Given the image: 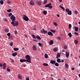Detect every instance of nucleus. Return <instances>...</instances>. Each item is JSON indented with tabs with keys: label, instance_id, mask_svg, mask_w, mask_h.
<instances>
[{
	"label": "nucleus",
	"instance_id": "obj_60",
	"mask_svg": "<svg viewBox=\"0 0 80 80\" xmlns=\"http://www.w3.org/2000/svg\"><path fill=\"white\" fill-rule=\"evenodd\" d=\"M12 37H13V36H11L9 37V38H12Z\"/></svg>",
	"mask_w": 80,
	"mask_h": 80
},
{
	"label": "nucleus",
	"instance_id": "obj_5",
	"mask_svg": "<svg viewBox=\"0 0 80 80\" xmlns=\"http://www.w3.org/2000/svg\"><path fill=\"white\" fill-rule=\"evenodd\" d=\"M23 19L25 21H28V18L26 15H24L23 18Z\"/></svg>",
	"mask_w": 80,
	"mask_h": 80
},
{
	"label": "nucleus",
	"instance_id": "obj_59",
	"mask_svg": "<svg viewBox=\"0 0 80 80\" xmlns=\"http://www.w3.org/2000/svg\"><path fill=\"white\" fill-rule=\"evenodd\" d=\"M57 16L58 17H60V15L59 14H57Z\"/></svg>",
	"mask_w": 80,
	"mask_h": 80
},
{
	"label": "nucleus",
	"instance_id": "obj_14",
	"mask_svg": "<svg viewBox=\"0 0 80 80\" xmlns=\"http://www.w3.org/2000/svg\"><path fill=\"white\" fill-rule=\"evenodd\" d=\"M22 76H21L20 74H18V78H19V79H22Z\"/></svg>",
	"mask_w": 80,
	"mask_h": 80
},
{
	"label": "nucleus",
	"instance_id": "obj_26",
	"mask_svg": "<svg viewBox=\"0 0 80 80\" xmlns=\"http://www.w3.org/2000/svg\"><path fill=\"white\" fill-rule=\"evenodd\" d=\"M59 7H60L61 8H62V10H63V11H64V10H65V8H63V7L62 6L59 5Z\"/></svg>",
	"mask_w": 80,
	"mask_h": 80
},
{
	"label": "nucleus",
	"instance_id": "obj_43",
	"mask_svg": "<svg viewBox=\"0 0 80 80\" xmlns=\"http://www.w3.org/2000/svg\"><path fill=\"white\" fill-rule=\"evenodd\" d=\"M32 37H33V38H35V39H36V37L35 36V35H34L32 34Z\"/></svg>",
	"mask_w": 80,
	"mask_h": 80
},
{
	"label": "nucleus",
	"instance_id": "obj_61",
	"mask_svg": "<svg viewBox=\"0 0 80 80\" xmlns=\"http://www.w3.org/2000/svg\"><path fill=\"white\" fill-rule=\"evenodd\" d=\"M74 69H75L74 68H72V70H74Z\"/></svg>",
	"mask_w": 80,
	"mask_h": 80
},
{
	"label": "nucleus",
	"instance_id": "obj_6",
	"mask_svg": "<svg viewBox=\"0 0 80 80\" xmlns=\"http://www.w3.org/2000/svg\"><path fill=\"white\" fill-rule=\"evenodd\" d=\"M40 32H41V33H47L48 31H45V30L43 29H42L40 30Z\"/></svg>",
	"mask_w": 80,
	"mask_h": 80
},
{
	"label": "nucleus",
	"instance_id": "obj_9",
	"mask_svg": "<svg viewBox=\"0 0 80 80\" xmlns=\"http://www.w3.org/2000/svg\"><path fill=\"white\" fill-rule=\"evenodd\" d=\"M48 35H51L52 36L53 35V33L52 32H51L49 31V32H48Z\"/></svg>",
	"mask_w": 80,
	"mask_h": 80
},
{
	"label": "nucleus",
	"instance_id": "obj_24",
	"mask_svg": "<svg viewBox=\"0 0 80 80\" xmlns=\"http://www.w3.org/2000/svg\"><path fill=\"white\" fill-rule=\"evenodd\" d=\"M36 38H37V39H38L39 40H41V38L39 36H37Z\"/></svg>",
	"mask_w": 80,
	"mask_h": 80
},
{
	"label": "nucleus",
	"instance_id": "obj_48",
	"mask_svg": "<svg viewBox=\"0 0 80 80\" xmlns=\"http://www.w3.org/2000/svg\"><path fill=\"white\" fill-rule=\"evenodd\" d=\"M13 42H11L10 43V46H11V47H12V46L13 45Z\"/></svg>",
	"mask_w": 80,
	"mask_h": 80
},
{
	"label": "nucleus",
	"instance_id": "obj_2",
	"mask_svg": "<svg viewBox=\"0 0 80 80\" xmlns=\"http://www.w3.org/2000/svg\"><path fill=\"white\" fill-rule=\"evenodd\" d=\"M26 62H29V63H31V58H30V56L29 55H27L25 56Z\"/></svg>",
	"mask_w": 80,
	"mask_h": 80
},
{
	"label": "nucleus",
	"instance_id": "obj_32",
	"mask_svg": "<svg viewBox=\"0 0 80 80\" xmlns=\"http://www.w3.org/2000/svg\"><path fill=\"white\" fill-rule=\"evenodd\" d=\"M75 44H78V40L75 39L74 41Z\"/></svg>",
	"mask_w": 80,
	"mask_h": 80
},
{
	"label": "nucleus",
	"instance_id": "obj_21",
	"mask_svg": "<svg viewBox=\"0 0 80 80\" xmlns=\"http://www.w3.org/2000/svg\"><path fill=\"white\" fill-rule=\"evenodd\" d=\"M3 69H5V68H6V64L5 63H4L3 64Z\"/></svg>",
	"mask_w": 80,
	"mask_h": 80
},
{
	"label": "nucleus",
	"instance_id": "obj_64",
	"mask_svg": "<svg viewBox=\"0 0 80 80\" xmlns=\"http://www.w3.org/2000/svg\"><path fill=\"white\" fill-rule=\"evenodd\" d=\"M62 52H65V50H64L63 49V50H62Z\"/></svg>",
	"mask_w": 80,
	"mask_h": 80
},
{
	"label": "nucleus",
	"instance_id": "obj_10",
	"mask_svg": "<svg viewBox=\"0 0 80 80\" xmlns=\"http://www.w3.org/2000/svg\"><path fill=\"white\" fill-rule=\"evenodd\" d=\"M32 48L33 50H34L35 51H36V50H37V47H36L35 45H33L32 46Z\"/></svg>",
	"mask_w": 80,
	"mask_h": 80
},
{
	"label": "nucleus",
	"instance_id": "obj_13",
	"mask_svg": "<svg viewBox=\"0 0 80 80\" xmlns=\"http://www.w3.org/2000/svg\"><path fill=\"white\" fill-rule=\"evenodd\" d=\"M60 57V54L59 52H58L57 55V56L56 57V58H58L59 57Z\"/></svg>",
	"mask_w": 80,
	"mask_h": 80
},
{
	"label": "nucleus",
	"instance_id": "obj_34",
	"mask_svg": "<svg viewBox=\"0 0 80 80\" xmlns=\"http://www.w3.org/2000/svg\"><path fill=\"white\" fill-rule=\"evenodd\" d=\"M50 31L51 32H52L53 33H55V32H56V31H55L54 30H52V29H51L50 30Z\"/></svg>",
	"mask_w": 80,
	"mask_h": 80
},
{
	"label": "nucleus",
	"instance_id": "obj_39",
	"mask_svg": "<svg viewBox=\"0 0 80 80\" xmlns=\"http://www.w3.org/2000/svg\"><path fill=\"white\" fill-rule=\"evenodd\" d=\"M47 0H45L44 1V4H46V3H47Z\"/></svg>",
	"mask_w": 80,
	"mask_h": 80
},
{
	"label": "nucleus",
	"instance_id": "obj_37",
	"mask_svg": "<svg viewBox=\"0 0 80 80\" xmlns=\"http://www.w3.org/2000/svg\"><path fill=\"white\" fill-rule=\"evenodd\" d=\"M38 5L40 6L41 5V2L40 1H38Z\"/></svg>",
	"mask_w": 80,
	"mask_h": 80
},
{
	"label": "nucleus",
	"instance_id": "obj_56",
	"mask_svg": "<svg viewBox=\"0 0 80 80\" xmlns=\"http://www.w3.org/2000/svg\"><path fill=\"white\" fill-rule=\"evenodd\" d=\"M26 80H29V78H26Z\"/></svg>",
	"mask_w": 80,
	"mask_h": 80
},
{
	"label": "nucleus",
	"instance_id": "obj_23",
	"mask_svg": "<svg viewBox=\"0 0 80 80\" xmlns=\"http://www.w3.org/2000/svg\"><path fill=\"white\" fill-rule=\"evenodd\" d=\"M42 65L43 66H45L46 67H47L48 65V64L47 63H43Z\"/></svg>",
	"mask_w": 80,
	"mask_h": 80
},
{
	"label": "nucleus",
	"instance_id": "obj_12",
	"mask_svg": "<svg viewBox=\"0 0 80 80\" xmlns=\"http://www.w3.org/2000/svg\"><path fill=\"white\" fill-rule=\"evenodd\" d=\"M75 28V30L76 32H78V28L76 26H75L74 27Z\"/></svg>",
	"mask_w": 80,
	"mask_h": 80
},
{
	"label": "nucleus",
	"instance_id": "obj_45",
	"mask_svg": "<svg viewBox=\"0 0 80 80\" xmlns=\"http://www.w3.org/2000/svg\"><path fill=\"white\" fill-rule=\"evenodd\" d=\"M12 15V13H10L9 14L8 16L9 17H11V16Z\"/></svg>",
	"mask_w": 80,
	"mask_h": 80
},
{
	"label": "nucleus",
	"instance_id": "obj_54",
	"mask_svg": "<svg viewBox=\"0 0 80 80\" xmlns=\"http://www.w3.org/2000/svg\"><path fill=\"white\" fill-rule=\"evenodd\" d=\"M0 66L1 67H2V64L0 63Z\"/></svg>",
	"mask_w": 80,
	"mask_h": 80
},
{
	"label": "nucleus",
	"instance_id": "obj_47",
	"mask_svg": "<svg viewBox=\"0 0 80 80\" xmlns=\"http://www.w3.org/2000/svg\"><path fill=\"white\" fill-rule=\"evenodd\" d=\"M64 49H67V46L66 45L64 46Z\"/></svg>",
	"mask_w": 80,
	"mask_h": 80
},
{
	"label": "nucleus",
	"instance_id": "obj_49",
	"mask_svg": "<svg viewBox=\"0 0 80 80\" xmlns=\"http://www.w3.org/2000/svg\"><path fill=\"white\" fill-rule=\"evenodd\" d=\"M57 39L58 40H61V38L60 37H58L57 38Z\"/></svg>",
	"mask_w": 80,
	"mask_h": 80
},
{
	"label": "nucleus",
	"instance_id": "obj_55",
	"mask_svg": "<svg viewBox=\"0 0 80 80\" xmlns=\"http://www.w3.org/2000/svg\"><path fill=\"white\" fill-rule=\"evenodd\" d=\"M14 32L16 34H17V31H15Z\"/></svg>",
	"mask_w": 80,
	"mask_h": 80
},
{
	"label": "nucleus",
	"instance_id": "obj_58",
	"mask_svg": "<svg viewBox=\"0 0 80 80\" xmlns=\"http://www.w3.org/2000/svg\"><path fill=\"white\" fill-rule=\"evenodd\" d=\"M33 41L34 42H37V40H35V39H33Z\"/></svg>",
	"mask_w": 80,
	"mask_h": 80
},
{
	"label": "nucleus",
	"instance_id": "obj_27",
	"mask_svg": "<svg viewBox=\"0 0 80 80\" xmlns=\"http://www.w3.org/2000/svg\"><path fill=\"white\" fill-rule=\"evenodd\" d=\"M13 50H14L15 51H18V50H19V49L18 48H13Z\"/></svg>",
	"mask_w": 80,
	"mask_h": 80
},
{
	"label": "nucleus",
	"instance_id": "obj_20",
	"mask_svg": "<svg viewBox=\"0 0 80 80\" xmlns=\"http://www.w3.org/2000/svg\"><path fill=\"white\" fill-rule=\"evenodd\" d=\"M68 15H72V11L70 10L68 12H67Z\"/></svg>",
	"mask_w": 80,
	"mask_h": 80
},
{
	"label": "nucleus",
	"instance_id": "obj_50",
	"mask_svg": "<svg viewBox=\"0 0 80 80\" xmlns=\"http://www.w3.org/2000/svg\"><path fill=\"white\" fill-rule=\"evenodd\" d=\"M7 70L8 72H10V69L8 68H7Z\"/></svg>",
	"mask_w": 80,
	"mask_h": 80
},
{
	"label": "nucleus",
	"instance_id": "obj_40",
	"mask_svg": "<svg viewBox=\"0 0 80 80\" xmlns=\"http://www.w3.org/2000/svg\"><path fill=\"white\" fill-rule=\"evenodd\" d=\"M7 3L8 4H10V3H11V2H10V0H8L7 1Z\"/></svg>",
	"mask_w": 80,
	"mask_h": 80
},
{
	"label": "nucleus",
	"instance_id": "obj_25",
	"mask_svg": "<svg viewBox=\"0 0 80 80\" xmlns=\"http://www.w3.org/2000/svg\"><path fill=\"white\" fill-rule=\"evenodd\" d=\"M44 56L45 58H48V54H45L44 55Z\"/></svg>",
	"mask_w": 80,
	"mask_h": 80
},
{
	"label": "nucleus",
	"instance_id": "obj_33",
	"mask_svg": "<svg viewBox=\"0 0 80 80\" xmlns=\"http://www.w3.org/2000/svg\"><path fill=\"white\" fill-rule=\"evenodd\" d=\"M11 35V34H10V32H9L7 34V35H8V38H10V37Z\"/></svg>",
	"mask_w": 80,
	"mask_h": 80
},
{
	"label": "nucleus",
	"instance_id": "obj_57",
	"mask_svg": "<svg viewBox=\"0 0 80 80\" xmlns=\"http://www.w3.org/2000/svg\"><path fill=\"white\" fill-rule=\"evenodd\" d=\"M61 62L62 63H63V62H64V60L63 59L61 61Z\"/></svg>",
	"mask_w": 80,
	"mask_h": 80
},
{
	"label": "nucleus",
	"instance_id": "obj_52",
	"mask_svg": "<svg viewBox=\"0 0 80 80\" xmlns=\"http://www.w3.org/2000/svg\"><path fill=\"white\" fill-rule=\"evenodd\" d=\"M3 20L6 21V22H7V21H8V20H7V19H4Z\"/></svg>",
	"mask_w": 80,
	"mask_h": 80
},
{
	"label": "nucleus",
	"instance_id": "obj_8",
	"mask_svg": "<svg viewBox=\"0 0 80 80\" xmlns=\"http://www.w3.org/2000/svg\"><path fill=\"white\" fill-rule=\"evenodd\" d=\"M70 55V53L68 52H66V57L67 58H68V56H69Z\"/></svg>",
	"mask_w": 80,
	"mask_h": 80
},
{
	"label": "nucleus",
	"instance_id": "obj_44",
	"mask_svg": "<svg viewBox=\"0 0 80 80\" xmlns=\"http://www.w3.org/2000/svg\"><path fill=\"white\" fill-rule=\"evenodd\" d=\"M74 34L77 35H78V33H77V32H74Z\"/></svg>",
	"mask_w": 80,
	"mask_h": 80
},
{
	"label": "nucleus",
	"instance_id": "obj_17",
	"mask_svg": "<svg viewBox=\"0 0 80 80\" xmlns=\"http://www.w3.org/2000/svg\"><path fill=\"white\" fill-rule=\"evenodd\" d=\"M30 4L31 5H34V2L32 0H31L30 1Z\"/></svg>",
	"mask_w": 80,
	"mask_h": 80
},
{
	"label": "nucleus",
	"instance_id": "obj_46",
	"mask_svg": "<svg viewBox=\"0 0 80 80\" xmlns=\"http://www.w3.org/2000/svg\"><path fill=\"white\" fill-rule=\"evenodd\" d=\"M53 24L55 25V26H56V27L58 25V24H57L56 22H53Z\"/></svg>",
	"mask_w": 80,
	"mask_h": 80
},
{
	"label": "nucleus",
	"instance_id": "obj_28",
	"mask_svg": "<svg viewBox=\"0 0 80 80\" xmlns=\"http://www.w3.org/2000/svg\"><path fill=\"white\" fill-rule=\"evenodd\" d=\"M0 3H1V5H3V3H4V2H3V0H1L0 1Z\"/></svg>",
	"mask_w": 80,
	"mask_h": 80
},
{
	"label": "nucleus",
	"instance_id": "obj_4",
	"mask_svg": "<svg viewBox=\"0 0 80 80\" xmlns=\"http://www.w3.org/2000/svg\"><path fill=\"white\" fill-rule=\"evenodd\" d=\"M15 17L13 15H12L10 17V19L12 20V22H14L15 20Z\"/></svg>",
	"mask_w": 80,
	"mask_h": 80
},
{
	"label": "nucleus",
	"instance_id": "obj_63",
	"mask_svg": "<svg viewBox=\"0 0 80 80\" xmlns=\"http://www.w3.org/2000/svg\"><path fill=\"white\" fill-rule=\"evenodd\" d=\"M12 63H14V60H12Z\"/></svg>",
	"mask_w": 80,
	"mask_h": 80
},
{
	"label": "nucleus",
	"instance_id": "obj_36",
	"mask_svg": "<svg viewBox=\"0 0 80 80\" xmlns=\"http://www.w3.org/2000/svg\"><path fill=\"white\" fill-rule=\"evenodd\" d=\"M65 10L66 12H68L70 11V9H69L67 8L65 9Z\"/></svg>",
	"mask_w": 80,
	"mask_h": 80
},
{
	"label": "nucleus",
	"instance_id": "obj_41",
	"mask_svg": "<svg viewBox=\"0 0 80 80\" xmlns=\"http://www.w3.org/2000/svg\"><path fill=\"white\" fill-rule=\"evenodd\" d=\"M8 31H9V30L8 29H6L5 30V32H8Z\"/></svg>",
	"mask_w": 80,
	"mask_h": 80
},
{
	"label": "nucleus",
	"instance_id": "obj_51",
	"mask_svg": "<svg viewBox=\"0 0 80 80\" xmlns=\"http://www.w3.org/2000/svg\"><path fill=\"white\" fill-rule=\"evenodd\" d=\"M75 13H76V14H78V11H75Z\"/></svg>",
	"mask_w": 80,
	"mask_h": 80
},
{
	"label": "nucleus",
	"instance_id": "obj_53",
	"mask_svg": "<svg viewBox=\"0 0 80 80\" xmlns=\"http://www.w3.org/2000/svg\"><path fill=\"white\" fill-rule=\"evenodd\" d=\"M24 35L25 37H26V38H27L28 37H27V34H24Z\"/></svg>",
	"mask_w": 80,
	"mask_h": 80
},
{
	"label": "nucleus",
	"instance_id": "obj_38",
	"mask_svg": "<svg viewBox=\"0 0 80 80\" xmlns=\"http://www.w3.org/2000/svg\"><path fill=\"white\" fill-rule=\"evenodd\" d=\"M39 45L40 46V47H42L43 46V45L40 42H39L38 43Z\"/></svg>",
	"mask_w": 80,
	"mask_h": 80
},
{
	"label": "nucleus",
	"instance_id": "obj_18",
	"mask_svg": "<svg viewBox=\"0 0 80 80\" xmlns=\"http://www.w3.org/2000/svg\"><path fill=\"white\" fill-rule=\"evenodd\" d=\"M57 61L58 63H60L61 62V60H60V58H58V59H57Z\"/></svg>",
	"mask_w": 80,
	"mask_h": 80
},
{
	"label": "nucleus",
	"instance_id": "obj_22",
	"mask_svg": "<svg viewBox=\"0 0 80 80\" xmlns=\"http://www.w3.org/2000/svg\"><path fill=\"white\" fill-rule=\"evenodd\" d=\"M53 51L54 52H57V51H58V48H54Z\"/></svg>",
	"mask_w": 80,
	"mask_h": 80
},
{
	"label": "nucleus",
	"instance_id": "obj_35",
	"mask_svg": "<svg viewBox=\"0 0 80 80\" xmlns=\"http://www.w3.org/2000/svg\"><path fill=\"white\" fill-rule=\"evenodd\" d=\"M11 11H12V9H8L7 10V12H8V13H10V12H11Z\"/></svg>",
	"mask_w": 80,
	"mask_h": 80
},
{
	"label": "nucleus",
	"instance_id": "obj_42",
	"mask_svg": "<svg viewBox=\"0 0 80 80\" xmlns=\"http://www.w3.org/2000/svg\"><path fill=\"white\" fill-rule=\"evenodd\" d=\"M65 66L66 68H68V64L67 63H66L65 64Z\"/></svg>",
	"mask_w": 80,
	"mask_h": 80
},
{
	"label": "nucleus",
	"instance_id": "obj_11",
	"mask_svg": "<svg viewBox=\"0 0 80 80\" xmlns=\"http://www.w3.org/2000/svg\"><path fill=\"white\" fill-rule=\"evenodd\" d=\"M20 62L22 63V62H27L26 59H20Z\"/></svg>",
	"mask_w": 80,
	"mask_h": 80
},
{
	"label": "nucleus",
	"instance_id": "obj_3",
	"mask_svg": "<svg viewBox=\"0 0 80 80\" xmlns=\"http://www.w3.org/2000/svg\"><path fill=\"white\" fill-rule=\"evenodd\" d=\"M51 5H52V3H50L49 4H48L45 6V7H48L50 8H53V6Z\"/></svg>",
	"mask_w": 80,
	"mask_h": 80
},
{
	"label": "nucleus",
	"instance_id": "obj_1",
	"mask_svg": "<svg viewBox=\"0 0 80 80\" xmlns=\"http://www.w3.org/2000/svg\"><path fill=\"white\" fill-rule=\"evenodd\" d=\"M11 23L14 27L18 26V22L17 21H16L15 20L12 22Z\"/></svg>",
	"mask_w": 80,
	"mask_h": 80
},
{
	"label": "nucleus",
	"instance_id": "obj_16",
	"mask_svg": "<svg viewBox=\"0 0 80 80\" xmlns=\"http://www.w3.org/2000/svg\"><path fill=\"white\" fill-rule=\"evenodd\" d=\"M12 55L13 57H16V55H17V52H14L12 54Z\"/></svg>",
	"mask_w": 80,
	"mask_h": 80
},
{
	"label": "nucleus",
	"instance_id": "obj_29",
	"mask_svg": "<svg viewBox=\"0 0 80 80\" xmlns=\"http://www.w3.org/2000/svg\"><path fill=\"white\" fill-rule=\"evenodd\" d=\"M54 64L55 66H56V67H58V66H59V64H58V63L57 62H55Z\"/></svg>",
	"mask_w": 80,
	"mask_h": 80
},
{
	"label": "nucleus",
	"instance_id": "obj_31",
	"mask_svg": "<svg viewBox=\"0 0 80 80\" xmlns=\"http://www.w3.org/2000/svg\"><path fill=\"white\" fill-rule=\"evenodd\" d=\"M69 29H71V28H72V24H69L68 25Z\"/></svg>",
	"mask_w": 80,
	"mask_h": 80
},
{
	"label": "nucleus",
	"instance_id": "obj_30",
	"mask_svg": "<svg viewBox=\"0 0 80 80\" xmlns=\"http://www.w3.org/2000/svg\"><path fill=\"white\" fill-rule=\"evenodd\" d=\"M43 14L44 15H47V12L46 11H43Z\"/></svg>",
	"mask_w": 80,
	"mask_h": 80
},
{
	"label": "nucleus",
	"instance_id": "obj_15",
	"mask_svg": "<svg viewBox=\"0 0 80 80\" xmlns=\"http://www.w3.org/2000/svg\"><path fill=\"white\" fill-rule=\"evenodd\" d=\"M53 44V41L52 40H51L49 42V44L50 45H52Z\"/></svg>",
	"mask_w": 80,
	"mask_h": 80
},
{
	"label": "nucleus",
	"instance_id": "obj_62",
	"mask_svg": "<svg viewBox=\"0 0 80 80\" xmlns=\"http://www.w3.org/2000/svg\"><path fill=\"white\" fill-rule=\"evenodd\" d=\"M60 2H62V0H59Z\"/></svg>",
	"mask_w": 80,
	"mask_h": 80
},
{
	"label": "nucleus",
	"instance_id": "obj_7",
	"mask_svg": "<svg viewBox=\"0 0 80 80\" xmlns=\"http://www.w3.org/2000/svg\"><path fill=\"white\" fill-rule=\"evenodd\" d=\"M56 62V61L53 60H51L50 61V63H51V64H52L53 65H54V64Z\"/></svg>",
	"mask_w": 80,
	"mask_h": 80
},
{
	"label": "nucleus",
	"instance_id": "obj_19",
	"mask_svg": "<svg viewBox=\"0 0 80 80\" xmlns=\"http://www.w3.org/2000/svg\"><path fill=\"white\" fill-rule=\"evenodd\" d=\"M68 35H69V36L70 38H71L72 37V33H71V32H69L68 33Z\"/></svg>",
	"mask_w": 80,
	"mask_h": 80
}]
</instances>
